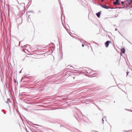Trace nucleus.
I'll use <instances>...</instances> for the list:
<instances>
[{"instance_id": "9", "label": "nucleus", "mask_w": 132, "mask_h": 132, "mask_svg": "<svg viewBox=\"0 0 132 132\" xmlns=\"http://www.w3.org/2000/svg\"><path fill=\"white\" fill-rule=\"evenodd\" d=\"M58 1H59V3L60 4V8H61V10L62 11V10L63 9V7L61 6V4L60 1V0H58Z\"/></svg>"}, {"instance_id": "6", "label": "nucleus", "mask_w": 132, "mask_h": 132, "mask_svg": "<svg viewBox=\"0 0 132 132\" xmlns=\"http://www.w3.org/2000/svg\"><path fill=\"white\" fill-rule=\"evenodd\" d=\"M121 53H125V50L124 48H123L121 50Z\"/></svg>"}, {"instance_id": "13", "label": "nucleus", "mask_w": 132, "mask_h": 132, "mask_svg": "<svg viewBox=\"0 0 132 132\" xmlns=\"http://www.w3.org/2000/svg\"><path fill=\"white\" fill-rule=\"evenodd\" d=\"M21 4H23L24 5V3H21Z\"/></svg>"}, {"instance_id": "18", "label": "nucleus", "mask_w": 132, "mask_h": 132, "mask_svg": "<svg viewBox=\"0 0 132 132\" xmlns=\"http://www.w3.org/2000/svg\"><path fill=\"white\" fill-rule=\"evenodd\" d=\"M1 16H1V15L0 17H1Z\"/></svg>"}, {"instance_id": "12", "label": "nucleus", "mask_w": 132, "mask_h": 132, "mask_svg": "<svg viewBox=\"0 0 132 132\" xmlns=\"http://www.w3.org/2000/svg\"><path fill=\"white\" fill-rule=\"evenodd\" d=\"M82 47H84V44H82Z\"/></svg>"}, {"instance_id": "3", "label": "nucleus", "mask_w": 132, "mask_h": 132, "mask_svg": "<svg viewBox=\"0 0 132 132\" xmlns=\"http://www.w3.org/2000/svg\"><path fill=\"white\" fill-rule=\"evenodd\" d=\"M125 7V9H128L129 8H132V6H130L129 5H127L126 6H125V7H122V8H124Z\"/></svg>"}, {"instance_id": "19", "label": "nucleus", "mask_w": 132, "mask_h": 132, "mask_svg": "<svg viewBox=\"0 0 132 132\" xmlns=\"http://www.w3.org/2000/svg\"><path fill=\"white\" fill-rule=\"evenodd\" d=\"M18 3H19V4H20V3H19L18 2Z\"/></svg>"}, {"instance_id": "10", "label": "nucleus", "mask_w": 132, "mask_h": 132, "mask_svg": "<svg viewBox=\"0 0 132 132\" xmlns=\"http://www.w3.org/2000/svg\"><path fill=\"white\" fill-rule=\"evenodd\" d=\"M129 73L130 74L129 75V76H130L131 75V73H130L129 72H128V71H127V76L128 75Z\"/></svg>"}, {"instance_id": "17", "label": "nucleus", "mask_w": 132, "mask_h": 132, "mask_svg": "<svg viewBox=\"0 0 132 132\" xmlns=\"http://www.w3.org/2000/svg\"><path fill=\"white\" fill-rule=\"evenodd\" d=\"M6 13H7V10H6Z\"/></svg>"}, {"instance_id": "8", "label": "nucleus", "mask_w": 132, "mask_h": 132, "mask_svg": "<svg viewBox=\"0 0 132 132\" xmlns=\"http://www.w3.org/2000/svg\"><path fill=\"white\" fill-rule=\"evenodd\" d=\"M7 14H8V16H10L9 13L10 12V9L9 7H8L7 9Z\"/></svg>"}, {"instance_id": "5", "label": "nucleus", "mask_w": 132, "mask_h": 132, "mask_svg": "<svg viewBox=\"0 0 132 132\" xmlns=\"http://www.w3.org/2000/svg\"><path fill=\"white\" fill-rule=\"evenodd\" d=\"M101 13V11H100L99 12H98L96 13V15L97 16H100Z\"/></svg>"}, {"instance_id": "14", "label": "nucleus", "mask_w": 132, "mask_h": 132, "mask_svg": "<svg viewBox=\"0 0 132 132\" xmlns=\"http://www.w3.org/2000/svg\"><path fill=\"white\" fill-rule=\"evenodd\" d=\"M62 13H61V17H62Z\"/></svg>"}, {"instance_id": "7", "label": "nucleus", "mask_w": 132, "mask_h": 132, "mask_svg": "<svg viewBox=\"0 0 132 132\" xmlns=\"http://www.w3.org/2000/svg\"><path fill=\"white\" fill-rule=\"evenodd\" d=\"M119 0H116V1L113 2V4L114 5H116L118 4L119 3Z\"/></svg>"}, {"instance_id": "16", "label": "nucleus", "mask_w": 132, "mask_h": 132, "mask_svg": "<svg viewBox=\"0 0 132 132\" xmlns=\"http://www.w3.org/2000/svg\"><path fill=\"white\" fill-rule=\"evenodd\" d=\"M39 12H40V11H39Z\"/></svg>"}, {"instance_id": "1", "label": "nucleus", "mask_w": 132, "mask_h": 132, "mask_svg": "<svg viewBox=\"0 0 132 132\" xmlns=\"http://www.w3.org/2000/svg\"><path fill=\"white\" fill-rule=\"evenodd\" d=\"M101 6L102 7L106 9H112L113 8H111L109 7L108 6L106 5H101Z\"/></svg>"}, {"instance_id": "2", "label": "nucleus", "mask_w": 132, "mask_h": 132, "mask_svg": "<svg viewBox=\"0 0 132 132\" xmlns=\"http://www.w3.org/2000/svg\"><path fill=\"white\" fill-rule=\"evenodd\" d=\"M111 42V41H106L105 43V44L106 47H108L109 45V44Z\"/></svg>"}, {"instance_id": "4", "label": "nucleus", "mask_w": 132, "mask_h": 132, "mask_svg": "<svg viewBox=\"0 0 132 132\" xmlns=\"http://www.w3.org/2000/svg\"><path fill=\"white\" fill-rule=\"evenodd\" d=\"M126 2L128 4L132 3V0H126Z\"/></svg>"}, {"instance_id": "15", "label": "nucleus", "mask_w": 132, "mask_h": 132, "mask_svg": "<svg viewBox=\"0 0 132 132\" xmlns=\"http://www.w3.org/2000/svg\"><path fill=\"white\" fill-rule=\"evenodd\" d=\"M104 0H101V1L102 2H103V1Z\"/></svg>"}, {"instance_id": "11", "label": "nucleus", "mask_w": 132, "mask_h": 132, "mask_svg": "<svg viewBox=\"0 0 132 132\" xmlns=\"http://www.w3.org/2000/svg\"><path fill=\"white\" fill-rule=\"evenodd\" d=\"M121 4L122 5L124 3V2L123 1H121Z\"/></svg>"}]
</instances>
